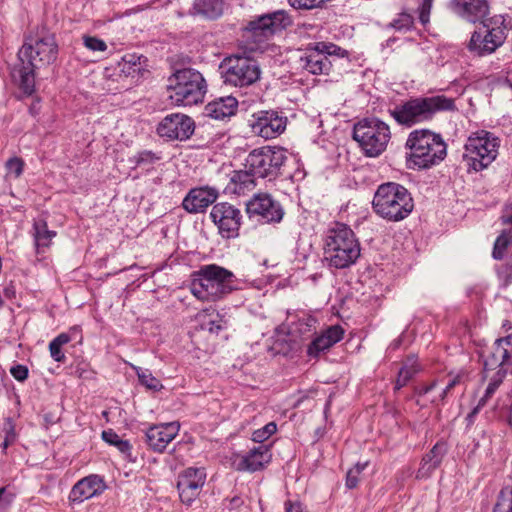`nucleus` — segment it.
<instances>
[{"instance_id":"dca6fc26","label":"nucleus","mask_w":512,"mask_h":512,"mask_svg":"<svg viewBox=\"0 0 512 512\" xmlns=\"http://www.w3.org/2000/svg\"><path fill=\"white\" fill-rule=\"evenodd\" d=\"M210 218L223 238L230 239L239 235L242 213L234 205L228 202L216 203L211 209Z\"/></svg>"},{"instance_id":"f704fd0d","label":"nucleus","mask_w":512,"mask_h":512,"mask_svg":"<svg viewBox=\"0 0 512 512\" xmlns=\"http://www.w3.org/2000/svg\"><path fill=\"white\" fill-rule=\"evenodd\" d=\"M71 341L68 333H60L49 343V352L52 359L56 362L64 363L66 356L62 351V347Z\"/></svg>"},{"instance_id":"5701e85b","label":"nucleus","mask_w":512,"mask_h":512,"mask_svg":"<svg viewBox=\"0 0 512 512\" xmlns=\"http://www.w3.org/2000/svg\"><path fill=\"white\" fill-rule=\"evenodd\" d=\"M271 457L269 447L260 445L244 455H235L233 465L238 471L255 472L263 469L271 461Z\"/></svg>"},{"instance_id":"8fccbe9b","label":"nucleus","mask_w":512,"mask_h":512,"mask_svg":"<svg viewBox=\"0 0 512 512\" xmlns=\"http://www.w3.org/2000/svg\"><path fill=\"white\" fill-rule=\"evenodd\" d=\"M316 319L312 316H307L298 321V330L300 333L305 334L315 330Z\"/></svg>"},{"instance_id":"6e6d98bb","label":"nucleus","mask_w":512,"mask_h":512,"mask_svg":"<svg viewBox=\"0 0 512 512\" xmlns=\"http://www.w3.org/2000/svg\"><path fill=\"white\" fill-rule=\"evenodd\" d=\"M243 503L244 502L241 497L235 496L228 501L227 508L229 510H237L243 505Z\"/></svg>"},{"instance_id":"de8ad7c7","label":"nucleus","mask_w":512,"mask_h":512,"mask_svg":"<svg viewBox=\"0 0 512 512\" xmlns=\"http://www.w3.org/2000/svg\"><path fill=\"white\" fill-rule=\"evenodd\" d=\"M497 277L503 287L512 283V264H503L496 268Z\"/></svg>"},{"instance_id":"cd10ccee","label":"nucleus","mask_w":512,"mask_h":512,"mask_svg":"<svg viewBox=\"0 0 512 512\" xmlns=\"http://www.w3.org/2000/svg\"><path fill=\"white\" fill-rule=\"evenodd\" d=\"M256 186L255 176L249 171L237 170L230 175L229 182L225 187L226 193L234 195H245L252 191Z\"/></svg>"},{"instance_id":"680f3d73","label":"nucleus","mask_w":512,"mask_h":512,"mask_svg":"<svg viewBox=\"0 0 512 512\" xmlns=\"http://www.w3.org/2000/svg\"><path fill=\"white\" fill-rule=\"evenodd\" d=\"M461 377H462L461 374H457L455 377L450 379L449 382L446 385L448 387V389H453L457 384H459L460 380H461Z\"/></svg>"},{"instance_id":"2f4dec72","label":"nucleus","mask_w":512,"mask_h":512,"mask_svg":"<svg viewBox=\"0 0 512 512\" xmlns=\"http://www.w3.org/2000/svg\"><path fill=\"white\" fill-rule=\"evenodd\" d=\"M223 0H194L193 9L196 14L215 19L223 13Z\"/></svg>"},{"instance_id":"09e8293b","label":"nucleus","mask_w":512,"mask_h":512,"mask_svg":"<svg viewBox=\"0 0 512 512\" xmlns=\"http://www.w3.org/2000/svg\"><path fill=\"white\" fill-rule=\"evenodd\" d=\"M295 9H313L321 5V0H288Z\"/></svg>"},{"instance_id":"58836bf2","label":"nucleus","mask_w":512,"mask_h":512,"mask_svg":"<svg viewBox=\"0 0 512 512\" xmlns=\"http://www.w3.org/2000/svg\"><path fill=\"white\" fill-rule=\"evenodd\" d=\"M493 512H512V486H504L500 490Z\"/></svg>"},{"instance_id":"f03ea898","label":"nucleus","mask_w":512,"mask_h":512,"mask_svg":"<svg viewBox=\"0 0 512 512\" xmlns=\"http://www.w3.org/2000/svg\"><path fill=\"white\" fill-rule=\"evenodd\" d=\"M405 148L406 167L413 170L436 166L447 155V144L443 137L429 129L411 131L406 139Z\"/></svg>"},{"instance_id":"9b49d317","label":"nucleus","mask_w":512,"mask_h":512,"mask_svg":"<svg viewBox=\"0 0 512 512\" xmlns=\"http://www.w3.org/2000/svg\"><path fill=\"white\" fill-rule=\"evenodd\" d=\"M220 69L224 83L233 87H249L261 78V68L258 62L247 56L226 57L221 62Z\"/></svg>"},{"instance_id":"f3484780","label":"nucleus","mask_w":512,"mask_h":512,"mask_svg":"<svg viewBox=\"0 0 512 512\" xmlns=\"http://www.w3.org/2000/svg\"><path fill=\"white\" fill-rule=\"evenodd\" d=\"M287 126V117L275 110L255 112L250 120L252 132L266 140L281 135Z\"/></svg>"},{"instance_id":"3c124183","label":"nucleus","mask_w":512,"mask_h":512,"mask_svg":"<svg viewBox=\"0 0 512 512\" xmlns=\"http://www.w3.org/2000/svg\"><path fill=\"white\" fill-rule=\"evenodd\" d=\"M158 159H159V157H157L151 151H143V152L138 153L137 156H135V163L138 166H140L142 164H152Z\"/></svg>"},{"instance_id":"a211bd4d","label":"nucleus","mask_w":512,"mask_h":512,"mask_svg":"<svg viewBox=\"0 0 512 512\" xmlns=\"http://www.w3.org/2000/svg\"><path fill=\"white\" fill-rule=\"evenodd\" d=\"M195 124L192 118L185 114L174 113L167 115L158 125V134L169 140H186L194 132Z\"/></svg>"},{"instance_id":"69168bd1","label":"nucleus","mask_w":512,"mask_h":512,"mask_svg":"<svg viewBox=\"0 0 512 512\" xmlns=\"http://www.w3.org/2000/svg\"><path fill=\"white\" fill-rule=\"evenodd\" d=\"M506 331H509L512 329L511 323L509 321H505L502 326Z\"/></svg>"},{"instance_id":"0e129e2a","label":"nucleus","mask_w":512,"mask_h":512,"mask_svg":"<svg viewBox=\"0 0 512 512\" xmlns=\"http://www.w3.org/2000/svg\"><path fill=\"white\" fill-rule=\"evenodd\" d=\"M450 391H451V389H448V387L446 386L440 394V400L443 401L447 397V395L449 394Z\"/></svg>"},{"instance_id":"aec40b11","label":"nucleus","mask_w":512,"mask_h":512,"mask_svg":"<svg viewBox=\"0 0 512 512\" xmlns=\"http://www.w3.org/2000/svg\"><path fill=\"white\" fill-rule=\"evenodd\" d=\"M507 365H512V334L495 340L489 355L484 359L483 372L488 377L490 371H499L507 369Z\"/></svg>"},{"instance_id":"4c0bfd02","label":"nucleus","mask_w":512,"mask_h":512,"mask_svg":"<svg viewBox=\"0 0 512 512\" xmlns=\"http://www.w3.org/2000/svg\"><path fill=\"white\" fill-rule=\"evenodd\" d=\"M205 316H209L210 319L208 321H203L201 323L202 329L208 330L210 333L216 334L223 330L225 322L218 312L206 309L203 310L202 313L200 314V317Z\"/></svg>"},{"instance_id":"ddd939ff","label":"nucleus","mask_w":512,"mask_h":512,"mask_svg":"<svg viewBox=\"0 0 512 512\" xmlns=\"http://www.w3.org/2000/svg\"><path fill=\"white\" fill-rule=\"evenodd\" d=\"M345 50L333 43H310L300 57V65L303 70L313 75H328L332 63L329 59L332 55L344 56Z\"/></svg>"},{"instance_id":"7c9ffc66","label":"nucleus","mask_w":512,"mask_h":512,"mask_svg":"<svg viewBox=\"0 0 512 512\" xmlns=\"http://www.w3.org/2000/svg\"><path fill=\"white\" fill-rule=\"evenodd\" d=\"M33 230L36 251L37 253H42L50 246L52 239L56 236V232L49 230L44 220L35 221Z\"/></svg>"},{"instance_id":"49530a36","label":"nucleus","mask_w":512,"mask_h":512,"mask_svg":"<svg viewBox=\"0 0 512 512\" xmlns=\"http://www.w3.org/2000/svg\"><path fill=\"white\" fill-rule=\"evenodd\" d=\"M24 169V161L19 157H12L6 162V170L8 175H13L14 178H19Z\"/></svg>"},{"instance_id":"412c9836","label":"nucleus","mask_w":512,"mask_h":512,"mask_svg":"<svg viewBox=\"0 0 512 512\" xmlns=\"http://www.w3.org/2000/svg\"><path fill=\"white\" fill-rule=\"evenodd\" d=\"M180 430L178 422H169L149 427L145 432V442L154 452L162 453L175 439Z\"/></svg>"},{"instance_id":"423d86ee","label":"nucleus","mask_w":512,"mask_h":512,"mask_svg":"<svg viewBox=\"0 0 512 512\" xmlns=\"http://www.w3.org/2000/svg\"><path fill=\"white\" fill-rule=\"evenodd\" d=\"M372 206L377 215L392 222L405 219L414 208L413 199L408 190L394 182L381 184L377 188Z\"/></svg>"},{"instance_id":"79ce46f5","label":"nucleus","mask_w":512,"mask_h":512,"mask_svg":"<svg viewBox=\"0 0 512 512\" xmlns=\"http://www.w3.org/2000/svg\"><path fill=\"white\" fill-rule=\"evenodd\" d=\"M417 6L416 12L418 14L419 22L426 26L430 22V15L433 7L434 0H412Z\"/></svg>"},{"instance_id":"473e14b6","label":"nucleus","mask_w":512,"mask_h":512,"mask_svg":"<svg viewBox=\"0 0 512 512\" xmlns=\"http://www.w3.org/2000/svg\"><path fill=\"white\" fill-rule=\"evenodd\" d=\"M420 371V365L416 356H409L405 360L403 366L399 370L397 380L395 382V390H400Z\"/></svg>"},{"instance_id":"0eeeda50","label":"nucleus","mask_w":512,"mask_h":512,"mask_svg":"<svg viewBox=\"0 0 512 512\" xmlns=\"http://www.w3.org/2000/svg\"><path fill=\"white\" fill-rule=\"evenodd\" d=\"M171 101L178 106H192L203 102L207 84L203 75L192 68L176 70L168 79Z\"/></svg>"},{"instance_id":"c03bdc74","label":"nucleus","mask_w":512,"mask_h":512,"mask_svg":"<svg viewBox=\"0 0 512 512\" xmlns=\"http://www.w3.org/2000/svg\"><path fill=\"white\" fill-rule=\"evenodd\" d=\"M367 466V463H357L353 468L349 469L346 475V486L349 489L357 487L360 479V474Z\"/></svg>"},{"instance_id":"e433bc0d","label":"nucleus","mask_w":512,"mask_h":512,"mask_svg":"<svg viewBox=\"0 0 512 512\" xmlns=\"http://www.w3.org/2000/svg\"><path fill=\"white\" fill-rule=\"evenodd\" d=\"M512 244V230L504 229L496 238L492 250V257L495 260H502L506 250Z\"/></svg>"},{"instance_id":"37998d69","label":"nucleus","mask_w":512,"mask_h":512,"mask_svg":"<svg viewBox=\"0 0 512 512\" xmlns=\"http://www.w3.org/2000/svg\"><path fill=\"white\" fill-rule=\"evenodd\" d=\"M277 431L275 422H269L264 427L257 429L252 434V440L257 443H262L270 438Z\"/></svg>"},{"instance_id":"864d4df0","label":"nucleus","mask_w":512,"mask_h":512,"mask_svg":"<svg viewBox=\"0 0 512 512\" xmlns=\"http://www.w3.org/2000/svg\"><path fill=\"white\" fill-rule=\"evenodd\" d=\"M500 220L502 224H512V202L504 207Z\"/></svg>"},{"instance_id":"e2e57ef3","label":"nucleus","mask_w":512,"mask_h":512,"mask_svg":"<svg viewBox=\"0 0 512 512\" xmlns=\"http://www.w3.org/2000/svg\"><path fill=\"white\" fill-rule=\"evenodd\" d=\"M436 387V382L431 383L430 385L423 388V393L427 394L432 391Z\"/></svg>"},{"instance_id":"2eb2a0df","label":"nucleus","mask_w":512,"mask_h":512,"mask_svg":"<svg viewBox=\"0 0 512 512\" xmlns=\"http://www.w3.org/2000/svg\"><path fill=\"white\" fill-rule=\"evenodd\" d=\"M249 219L263 224L280 223L284 217V209L279 201L268 193H256L246 203Z\"/></svg>"},{"instance_id":"f8f14e48","label":"nucleus","mask_w":512,"mask_h":512,"mask_svg":"<svg viewBox=\"0 0 512 512\" xmlns=\"http://www.w3.org/2000/svg\"><path fill=\"white\" fill-rule=\"evenodd\" d=\"M287 160L286 150L281 147L264 146L252 150L245 159V168L260 178L275 177Z\"/></svg>"},{"instance_id":"9d476101","label":"nucleus","mask_w":512,"mask_h":512,"mask_svg":"<svg viewBox=\"0 0 512 512\" xmlns=\"http://www.w3.org/2000/svg\"><path fill=\"white\" fill-rule=\"evenodd\" d=\"M500 140L493 133L479 130L472 133L465 143L464 160L474 171L487 168L497 157Z\"/></svg>"},{"instance_id":"bf43d9fd","label":"nucleus","mask_w":512,"mask_h":512,"mask_svg":"<svg viewBox=\"0 0 512 512\" xmlns=\"http://www.w3.org/2000/svg\"><path fill=\"white\" fill-rule=\"evenodd\" d=\"M4 296L8 299H12L15 297L16 290L13 285L6 286L3 290Z\"/></svg>"},{"instance_id":"a18cd8bd","label":"nucleus","mask_w":512,"mask_h":512,"mask_svg":"<svg viewBox=\"0 0 512 512\" xmlns=\"http://www.w3.org/2000/svg\"><path fill=\"white\" fill-rule=\"evenodd\" d=\"M82 40L83 45L92 52H105L108 48L105 41L95 36L84 35Z\"/></svg>"},{"instance_id":"c85d7f7f","label":"nucleus","mask_w":512,"mask_h":512,"mask_svg":"<svg viewBox=\"0 0 512 512\" xmlns=\"http://www.w3.org/2000/svg\"><path fill=\"white\" fill-rule=\"evenodd\" d=\"M238 102L235 97L216 99L205 106V114L215 120H223L235 114Z\"/></svg>"},{"instance_id":"052dcab7","label":"nucleus","mask_w":512,"mask_h":512,"mask_svg":"<svg viewBox=\"0 0 512 512\" xmlns=\"http://www.w3.org/2000/svg\"><path fill=\"white\" fill-rule=\"evenodd\" d=\"M461 377H462L461 374H457L455 377L450 379L449 382L446 385L448 387V389H453L457 384H459L460 380H461Z\"/></svg>"},{"instance_id":"7ed1b4c3","label":"nucleus","mask_w":512,"mask_h":512,"mask_svg":"<svg viewBox=\"0 0 512 512\" xmlns=\"http://www.w3.org/2000/svg\"><path fill=\"white\" fill-rule=\"evenodd\" d=\"M457 110L455 100L443 94L420 96L396 105L389 110L391 117L401 126L412 127L431 121L438 112Z\"/></svg>"},{"instance_id":"603ef678","label":"nucleus","mask_w":512,"mask_h":512,"mask_svg":"<svg viewBox=\"0 0 512 512\" xmlns=\"http://www.w3.org/2000/svg\"><path fill=\"white\" fill-rule=\"evenodd\" d=\"M28 368L25 365H14L10 368V374L18 381H24L28 377Z\"/></svg>"},{"instance_id":"4d7b16f0","label":"nucleus","mask_w":512,"mask_h":512,"mask_svg":"<svg viewBox=\"0 0 512 512\" xmlns=\"http://www.w3.org/2000/svg\"><path fill=\"white\" fill-rule=\"evenodd\" d=\"M484 405H480V401L478 402L477 406L467 415L466 421L468 426L472 425L474 423L476 415L479 413L480 409Z\"/></svg>"},{"instance_id":"6ab92c4d","label":"nucleus","mask_w":512,"mask_h":512,"mask_svg":"<svg viewBox=\"0 0 512 512\" xmlns=\"http://www.w3.org/2000/svg\"><path fill=\"white\" fill-rule=\"evenodd\" d=\"M206 481L204 468L189 467L178 478L179 497L184 504H191L199 495Z\"/></svg>"},{"instance_id":"6e6552de","label":"nucleus","mask_w":512,"mask_h":512,"mask_svg":"<svg viewBox=\"0 0 512 512\" xmlns=\"http://www.w3.org/2000/svg\"><path fill=\"white\" fill-rule=\"evenodd\" d=\"M353 139L367 157H378L391 139L390 127L378 118H365L354 125Z\"/></svg>"},{"instance_id":"f257e3e1","label":"nucleus","mask_w":512,"mask_h":512,"mask_svg":"<svg viewBox=\"0 0 512 512\" xmlns=\"http://www.w3.org/2000/svg\"><path fill=\"white\" fill-rule=\"evenodd\" d=\"M58 53L55 34L44 27L25 38L18 51L20 65L12 71L14 81L25 95L30 96L35 91V71L54 64Z\"/></svg>"},{"instance_id":"ea45409f","label":"nucleus","mask_w":512,"mask_h":512,"mask_svg":"<svg viewBox=\"0 0 512 512\" xmlns=\"http://www.w3.org/2000/svg\"><path fill=\"white\" fill-rule=\"evenodd\" d=\"M507 375V369H501L499 371L494 372V374L490 377V382L486 388L484 396L479 400L480 405H485L487 400L495 393L500 384L503 382L504 378Z\"/></svg>"},{"instance_id":"c756f323","label":"nucleus","mask_w":512,"mask_h":512,"mask_svg":"<svg viewBox=\"0 0 512 512\" xmlns=\"http://www.w3.org/2000/svg\"><path fill=\"white\" fill-rule=\"evenodd\" d=\"M145 61L146 58L142 55L128 53L122 57L121 61L118 63V68L126 77H139L145 71L143 67V62Z\"/></svg>"},{"instance_id":"1a4fd4ad","label":"nucleus","mask_w":512,"mask_h":512,"mask_svg":"<svg viewBox=\"0 0 512 512\" xmlns=\"http://www.w3.org/2000/svg\"><path fill=\"white\" fill-rule=\"evenodd\" d=\"M472 33L467 48L477 56L494 53L507 38V27L502 16H494L481 21Z\"/></svg>"},{"instance_id":"c9c22d12","label":"nucleus","mask_w":512,"mask_h":512,"mask_svg":"<svg viewBox=\"0 0 512 512\" xmlns=\"http://www.w3.org/2000/svg\"><path fill=\"white\" fill-rule=\"evenodd\" d=\"M102 439L109 445L116 447L125 457L131 454L132 446L127 440H123L112 429L104 430L102 432Z\"/></svg>"},{"instance_id":"4468645a","label":"nucleus","mask_w":512,"mask_h":512,"mask_svg":"<svg viewBox=\"0 0 512 512\" xmlns=\"http://www.w3.org/2000/svg\"><path fill=\"white\" fill-rule=\"evenodd\" d=\"M291 23V18L284 10L263 14L249 22L246 28V37L256 43H261L277 31L287 28Z\"/></svg>"},{"instance_id":"393cba45","label":"nucleus","mask_w":512,"mask_h":512,"mask_svg":"<svg viewBox=\"0 0 512 512\" xmlns=\"http://www.w3.org/2000/svg\"><path fill=\"white\" fill-rule=\"evenodd\" d=\"M219 196L217 189L198 187L191 189L182 202L183 208L189 213L204 212Z\"/></svg>"},{"instance_id":"20e7f679","label":"nucleus","mask_w":512,"mask_h":512,"mask_svg":"<svg viewBox=\"0 0 512 512\" xmlns=\"http://www.w3.org/2000/svg\"><path fill=\"white\" fill-rule=\"evenodd\" d=\"M324 257L330 267L348 268L360 257L361 247L353 230L346 224L335 222L325 233Z\"/></svg>"},{"instance_id":"13d9d810","label":"nucleus","mask_w":512,"mask_h":512,"mask_svg":"<svg viewBox=\"0 0 512 512\" xmlns=\"http://www.w3.org/2000/svg\"><path fill=\"white\" fill-rule=\"evenodd\" d=\"M285 512H303L300 503H292L291 501L285 502Z\"/></svg>"},{"instance_id":"39448f33","label":"nucleus","mask_w":512,"mask_h":512,"mask_svg":"<svg viewBox=\"0 0 512 512\" xmlns=\"http://www.w3.org/2000/svg\"><path fill=\"white\" fill-rule=\"evenodd\" d=\"M237 288L235 275L216 264L202 266L191 283V293L201 301L215 302Z\"/></svg>"},{"instance_id":"72a5a7b5","label":"nucleus","mask_w":512,"mask_h":512,"mask_svg":"<svg viewBox=\"0 0 512 512\" xmlns=\"http://www.w3.org/2000/svg\"><path fill=\"white\" fill-rule=\"evenodd\" d=\"M387 27L400 33L412 31L415 28V17L410 9L404 6Z\"/></svg>"},{"instance_id":"b1692460","label":"nucleus","mask_w":512,"mask_h":512,"mask_svg":"<svg viewBox=\"0 0 512 512\" xmlns=\"http://www.w3.org/2000/svg\"><path fill=\"white\" fill-rule=\"evenodd\" d=\"M106 489L103 478L96 474H91L79 480L69 493V500L73 503H82L102 494Z\"/></svg>"},{"instance_id":"4be33fe9","label":"nucleus","mask_w":512,"mask_h":512,"mask_svg":"<svg viewBox=\"0 0 512 512\" xmlns=\"http://www.w3.org/2000/svg\"><path fill=\"white\" fill-rule=\"evenodd\" d=\"M452 12L469 23H480L487 19L490 6L487 0H452Z\"/></svg>"},{"instance_id":"a19ab883","label":"nucleus","mask_w":512,"mask_h":512,"mask_svg":"<svg viewBox=\"0 0 512 512\" xmlns=\"http://www.w3.org/2000/svg\"><path fill=\"white\" fill-rule=\"evenodd\" d=\"M134 369L136 370V374L142 385L154 391H158L162 388L161 382L154 377L149 370H143L139 367H134Z\"/></svg>"},{"instance_id":"bb28decb","label":"nucleus","mask_w":512,"mask_h":512,"mask_svg":"<svg viewBox=\"0 0 512 512\" xmlns=\"http://www.w3.org/2000/svg\"><path fill=\"white\" fill-rule=\"evenodd\" d=\"M447 453V444L445 442H437L431 450L426 453L421 461L417 471L416 478L427 479L440 466L444 456Z\"/></svg>"},{"instance_id":"a878e982","label":"nucleus","mask_w":512,"mask_h":512,"mask_svg":"<svg viewBox=\"0 0 512 512\" xmlns=\"http://www.w3.org/2000/svg\"><path fill=\"white\" fill-rule=\"evenodd\" d=\"M344 336V329L340 325H332L315 337L307 347V355L317 358L322 352L329 350Z\"/></svg>"},{"instance_id":"5fc2aeb1","label":"nucleus","mask_w":512,"mask_h":512,"mask_svg":"<svg viewBox=\"0 0 512 512\" xmlns=\"http://www.w3.org/2000/svg\"><path fill=\"white\" fill-rule=\"evenodd\" d=\"M16 435L14 432V428L12 425H10L9 430L6 432L5 439L3 443L1 444L3 450L7 449L8 446H10L15 441Z\"/></svg>"}]
</instances>
